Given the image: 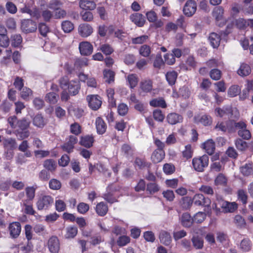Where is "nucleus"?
<instances>
[{
	"mask_svg": "<svg viewBox=\"0 0 253 253\" xmlns=\"http://www.w3.org/2000/svg\"><path fill=\"white\" fill-rule=\"evenodd\" d=\"M7 121L9 126L13 129V132L18 140H23L19 145L18 150L24 152L26 157H31L32 153L28 150L29 147L28 142L27 140H24L30 135V133L28 128L30 126V122L26 119L18 120L15 116L9 117Z\"/></svg>",
	"mask_w": 253,
	"mask_h": 253,
	"instance_id": "nucleus-1",
	"label": "nucleus"
},
{
	"mask_svg": "<svg viewBox=\"0 0 253 253\" xmlns=\"http://www.w3.org/2000/svg\"><path fill=\"white\" fill-rule=\"evenodd\" d=\"M233 26L241 31H245L248 27L253 29V19H244L240 17L235 19L233 24H228L227 26L225 31L223 32L224 36H226L231 32Z\"/></svg>",
	"mask_w": 253,
	"mask_h": 253,
	"instance_id": "nucleus-2",
	"label": "nucleus"
},
{
	"mask_svg": "<svg viewBox=\"0 0 253 253\" xmlns=\"http://www.w3.org/2000/svg\"><path fill=\"white\" fill-rule=\"evenodd\" d=\"M209 162V156L204 155L201 157L194 158L192 160V165L196 171L203 172L208 166Z\"/></svg>",
	"mask_w": 253,
	"mask_h": 253,
	"instance_id": "nucleus-3",
	"label": "nucleus"
},
{
	"mask_svg": "<svg viewBox=\"0 0 253 253\" xmlns=\"http://www.w3.org/2000/svg\"><path fill=\"white\" fill-rule=\"evenodd\" d=\"M236 122L233 120H228L226 122H219L215 126V129L223 132L233 133L235 132V125Z\"/></svg>",
	"mask_w": 253,
	"mask_h": 253,
	"instance_id": "nucleus-4",
	"label": "nucleus"
},
{
	"mask_svg": "<svg viewBox=\"0 0 253 253\" xmlns=\"http://www.w3.org/2000/svg\"><path fill=\"white\" fill-rule=\"evenodd\" d=\"M217 199V203L215 204V207H216L218 205L222 209L224 212H233L238 208L237 204L235 202H229L221 198Z\"/></svg>",
	"mask_w": 253,
	"mask_h": 253,
	"instance_id": "nucleus-5",
	"label": "nucleus"
},
{
	"mask_svg": "<svg viewBox=\"0 0 253 253\" xmlns=\"http://www.w3.org/2000/svg\"><path fill=\"white\" fill-rule=\"evenodd\" d=\"M53 198L49 195L40 197L37 202V207L39 210H47L53 203Z\"/></svg>",
	"mask_w": 253,
	"mask_h": 253,
	"instance_id": "nucleus-6",
	"label": "nucleus"
},
{
	"mask_svg": "<svg viewBox=\"0 0 253 253\" xmlns=\"http://www.w3.org/2000/svg\"><path fill=\"white\" fill-rule=\"evenodd\" d=\"M21 29L25 34L33 33L37 29V23L31 19H23L21 22Z\"/></svg>",
	"mask_w": 253,
	"mask_h": 253,
	"instance_id": "nucleus-7",
	"label": "nucleus"
},
{
	"mask_svg": "<svg viewBox=\"0 0 253 253\" xmlns=\"http://www.w3.org/2000/svg\"><path fill=\"white\" fill-rule=\"evenodd\" d=\"M238 130V134L239 136L245 140H249L251 137L250 131L247 128V125L243 121L236 123L235 130Z\"/></svg>",
	"mask_w": 253,
	"mask_h": 253,
	"instance_id": "nucleus-8",
	"label": "nucleus"
},
{
	"mask_svg": "<svg viewBox=\"0 0 253 253\" xmlns=\"http://www.w3.org/2000/svg\"><path fill=\"white\" fill-rule=\"evenodd\" d=\"M224 9L221 6H217L213 10V16L216 20L217 25L221 27L226 23V19L223 16Z\"/></svg>",
	"mask_w": 253,
	"mask_h": 253,
	"instance_id": "nucleus-9",
	"label": "nucleus"
},
{
	"mask_svg": "<svg viewBox=\"0 0 253 253\" xmlns=\"http://www.w3.org/2000/svg\"><path fill=\"white\" fill-rule=\"evenodd\" d=\"M86 100L89 107L93 110H98L102 104L101 97L97 95H89L87 96Z\"/></svg>",
	"mask_w": 253,
	"mask_h": 253,
	"instance_id": "nucleus-10",
	"label": "nucleus"
},
{
	"mask_svg": "<svg viewBox=\"0 0 253 253\" xmlns=\"http://www.w3.org/2000/svg\"><path fill=\"white\" fill-rule=\"evenodd\" d=\"M197 3L193 0H188L185 3L183 7L184 14L188 16L191 17L193 15L197 10Z\"/></svg>",
	"mask_w": 253,
	"mask_h": 253,
	"instance_id": "nucleus-11",
	"label": "nucleus"
},
{
	"mask_svg": "<svg viewBox=\"0 0 253 253\" xmlns=\"http://www.w3.org/2000/svg\"><path fill=\"white\" fill-rule=\"evenodd\" d=\"M47 247L51 253H58L60 248L58 238L55 236L51 237L48 240Z\"/></svg>",
	"mask_w": 253,
	"mask_h": 253,
	"instance_id": "nucleus-12",
	"label": "nucleus"
},
{
	"mask_svg": "<svg viewBox=\"0 0 253 253\" xmlns=\"http://www.w3.org/2000/svg\"><path fill=\"white\" fill-rule=\"evenodd\" d=\"M192 202L195 205L204 207H209L211 203L209 198L205 197L201 194H196L193 198Z\"/></svg>",
	"mask_w": 253,
	"mask_h": 253,
	"instance_id": "nucleus-13",
	"label": "nucleus"
},
{
	"mask_svg": "<svg viewBox=\"0 0 253 253\" xmlns=\"http://www.w3.org/2000/svg\"><path fill=\"white\" fill-rule=\"evenodd\" d=\"M117 189L114 187L113 184H110L108 186L106 189V192L103 194V198L107 202L110 204L114 203L117 201L116 198L114 196L113 194V191H117Z\"/></svg>",
	"mask_w": 253,
	"mask_h": 253,
	"instance_id": "nucleus-14",
	"label": "nucleus"
},
{
	"mask_svg": "<svg viewBox=\"0 0 253 253\" xmlns=\"http://www.w3.org/2000/svg\"><path fill=\"white\" fill-rule=\"evenodd\" d=\"M9 234L12 238H17L21 231V224L18 222H13L9 224L8 226Z\"/></svg>",
	"mask_w": 253,
	"mask_h": 253,
	"instance_id": "nucleus-15",
	"label": "nucleus"
},
{
	"mask_svg": "<svg viewBox=\"0 0 253 253\" xmlns=\"http://www.w3.org/2000/svg\"><path fill=\"white\" fill-rule=\"evenodd\" d=\"M79 50L81 54L83 55H89L93 51V46L88 42H82L79 44Z\"/></svg>",
	"mask_w": 253,
	"mask_h": 253,
	"instance_id": "nucleus-16",
	"label": "nucleus"
},
{
	"mask_svg": "<svg viewBox=\"0 0 253 253\" xmlns=\"http://www.w3.org/2000/svg\"><path fill=\"white\" fill-rule=\"evenodd\" d=\"M93 32L92 27L86 23L81 24L78 28V32L81 36L86 38L89 36Z\"/></svg>",
	"mask_w": 253,
	"mask_h": 253,
	"instance_id": "nucleus-17",
	"label": "nucleus"
},
{
	"mask_svg": "<svg viewBox=\"0 0 253 253\" xmlns=\"http://www.w3.org/2000/svg\"><path fill=\"white\" fill-rule=\"evenodd\" d=\"M130 20L138 27H142L146 21L145 17L139 13H134L130 16Z\"/></svg>",
	"mask_w": 253,
	"mask_h": 253,
	"instance_id": "nucleus-18",
	"label": "nucleus"
},
{
	"mask_svg": "<svg viewBox=\"0 0 253 253\" xmlns=\"http://www.w3.org/2000/svg\"><path fill=\"white\" fill-rule=\"evenodd\" d=\"M80 88V82L78 80L70 81L67 87L70 94L73 96H75L79 93Z\"/></svg>",
	"mask_w": 253,
	"mask_h": 253,
	"instance_id": "nucleus-19",
	"label": "nucleus"
},
{
	"mask_svg": "<svg viewBox=\"0 0 253 253\" xmlns=\"http://www.w3.org/2000/svg\"><path fill=\"white\" fill-rule=\"evenodd\" d=\"M168 123L171 125H174L178 123H181L183 121L182 116L176 113H169L167 116Z\"/></svg>",
	"mask_w": 253,
	"mask_h": 253,
	"instance_id": "nucleus-20",
	"label": "nucleus"
},
{
	"mask_svg": "<svg viewBox=\"0 0 253 253\" xmlns=\"http://www.w3.org/2000/svg\"><path fill=\"white\" fill-rule=\"evenodd\" d=\"M77 140L76 136H70L69 140L62 146V148L64 151L68 153H71L74 148L75 144L77 142Z\"/></svg>",
	"mask_w": 253,
	"mask_h": 253,
	"instance_id": "nucleus-21",
	"label": "nucleus"
},
{
	"mask_svg": "<svg viewBox=\"0 0 253 253\" xmlns=\"http://www.w3.org/2000/svg\"><path fill=\"white\" fill-rule=\"evenodd\" d=\"M215 114L220 118H229L231 116L232 111L231 108L229 107L216 108L215 109Z\"/></svg>",
	"mask_w": 253,
	"mask_h": 253,
	"instance_id": "nucleus-22",
	"label": "nucleus"
},
{
	"mask_svg": "<svg viewBox=\"0 0 253 253\" xmlns=\"http://www.w3.org/2000/svg\"><path fill=\"white\" fill-rule=\"evenodd\" d=\"M95 126L98 134H103L106 132L107 125L101 117H98L96 118Z\"/></svg>",
	"mask_w": 253,
	"mask_h": 253,
	"instance_id": "nucleus-23",
	"label": "nucleus"
},
{
	"mask_svg": "<svg viewBox=\"0 0 253 253\" xmlns=\"http://www.w3.org/2000/svg\"><path fill=\"white\" fill-rule=\"evenodd\" d=\"M94 141L92 135H86L81 137L80 144L84 147L90 148L92 146Z\"/></svg>",
	"mask_w": 253,
	"mask_h": 253,
	"instance_id": "nucleus-24",
	"label": "nucleus"
},
{
	"mask_svg": "<svg viewBox=\"0 0 253 253\" xmlns=\"http://www.w3.org/2000/svg\"><path fill=\"white\" fill-rule=\"evenodd\" d=\"M181 224L184 227H190L194 222L193 217L192 218L188 213H184L182 214L180 218Z\"/></svg>",
	"mask_w": 253,
	"mask_h": 253,
	"instance_id": "nucleus-25",
	"label": "nucleus"
},
{
	"mask_svg": "<svg viewBox=\"0 0 253 253\" xmlns=\"http://www.w3.org/2000/svg\"><path fill=\"white\" fill-rule=\"evenodd\" d=\"M203 148L210 155L213 154L215 150V143L212 139H209L203 144Z\"/></svg>",
	"mask_w": 253,
	"mask_h": 253,
	"instance_id": "nucleus-26",
	"label": "nucleus"
},
{
	"mask_svg": "<svg viewBox=\"0 0 253 253\" xmlns=\"http://www.w3.org/2000/svg\"><path fill=\"white\" fill-rule=\"evenodd\" d=\"M165 153L164 150H155L151 156V160L154 163H158L161 162L164 158Z\"/></svg>",
	"mask_w": 253,
	"mask_h": 253,
	"instance_id": "nucleus-27",
	"label": "nucleus"
},
{
	"mask_svg": "<svg viewBox=\"0 0 253 253\" xmlns=\"http://www.w3.org/2000/svg\"><path fill=\"white\" fill-rule=\"evenodd\" d=\"M159 239L161 243L166 246H169L171 242V237L170 234L165 231L160 232Z\"/></svg>",
	"mask_w": 253,
	"mask_h": 253,
	"instance_id": "nucleus-28",
	"label": "nucleus"
},
{
	"mask_svg": "<svg viewBox=\"0 0 253 253\" xmlns=\"http://www.w3.org/2000/svg\"><path fill=\"white\" fill-rule=\"evenodd\" d=\"M209 40L213 48H217L219 45L221 38L217 33H211L209 37Z\"/></svg>",
	"mask_w": 253,
	"mask_h": 253,
	"instance_id": "nucleus-29",
	"label": "nucleus"
},
{
	"mask_svg": "<svg viewBox=\"0 0 253 253\" xmlns=\"http://www.w3.org/2000/svg\"><path fill=\"white\" fill-rule=\"evenodd\" d=\"M33 124L39 128H42L46 125L44 118L41 114H37L33 119Z\"/></svg>",
	"mask_w": 253,
	"mask_h": 253,
	"instance_id": "nucleus-30",
	"label": "nucleus"
},
{
	"mask_svg": "<svg viewBox=\"0 0 253 253\" xmlns=\"http://www.w3.org/2000/svg\"><path fill=\"white\" fill-rule=\"evenodd\" d=\"M65 231V238L66 239H71L74 238L77 235L78 229L75 226H70L66 228Z\"/></svg>",
	"mask_w": 253,
	"mask_h": 253,
	"instance_id": "nucleus-31",
	"label": "nucleus"
},
{
	"mask_svg": "<svg viewBox=\"0 0 253 253\" xmlns=\"http://www.w3.org/2000/svg\"><path fill=\"white\" fill-rule=\"evenodd\" d=\"M80 7L85 10H93L96 7L95 3L92 0H81L80 2Z\"/></svg>",
	"mask_w": 253,
	"mask_h": 253,
	"instance_id": "nucleus-32",
	"label": "nucleus"
},
{
	"mask_svg": "<svg viewBox=\"0 0 253 253\" xmlns=\"http://www.w3.org/2000/svg\"><path fill=\"white\" fill-rule=\"evenodd\" d=\"M108 210L107 205L103 202H100L96 206V212L100 216H104Z\"/></svg>",
	"mask_w": 253,
	"mask_h": 253,
	"instance_id": "nucleus-33",
	"label": "nucleus"
},
{
	"mask_svg": "<svg viewBox=\"0 0 253 253\" xmlns=\"http://www.w3.org/2000/svg\"><path fill=\"white\" fill-rule=\"evenodd\" d=\"M251 241L248 238L243 239L240 244V249L243 252H247L251 250Z\"/></svg>",
	"mask_w": 253,
	"mask_h": 253,
	"instance_id": "nucleus-34",
	"label": "nucleus"
},
{
	"mask_svg": "<svg viewBox=\"0 0 253 253\" xmlns=\"http://www.w3.org/2000/svg\"><path fill=\"white\" fill-rule=\"evenodd\" d=\"M36 188L33 186L27 187L25 189V192L27 199L23 201L31 202L35 196Z\"/></svg>",
	"mask_w": 253,
	"mask_h": 253,
	"instance_id": "nucleus-35",
	"label": "nucleus"
},
{
	"mask_svg": "<svg viewBox=\"0 0 253 253\" xmlns=\"http://www.w3.org/2000/svg\"><path fill=\"white\" fill-rule=\"evenodd\" d=\"M177 77V74L174 71H169L166 74V78L170 85L175 84Z\"/></svg>",
	"mask_w": 253,
	"mask_h": 253,
	"instance_id": "nucleus-36",
	"label": "nucleus"
},
{
	"mask_svg": "<svg viewBox=\"0 0 253 253\" xmlns=\"http://www.w3.org/2000/svg\"><path fill=\"white\" fill-rule=\"evenodd\" d=\"M251 70L249 65L247 64H242L240 68L237 71V73L239 75L244 77L249 75L251 73Z\"/></svg>",
	"mask_w": 253,
	"mask_h": 253,
	"instance_id": "nucleus-37",
	"label": "nucleus"
},
{
	"mask_svg": "<svg viewBox=\"0 0 253 253\" xmlns=\"http://www.w3.org/2000/svg\"><path fill=\"white\" fill-rule=\"evenodd\" d=\"M3 145L4 148L13 150L16 147V140L12 138H5L3 140Z\"/></svg>",
	"mask_w": 253,
	"mask_h": 253,
	"instance_id": "nucleus-38",
	"label": "nucleus"
},
{
	"mask_svg": "<svg viewBox=\"0 0 253 253\" xmlns=\"http://www.w3.org/2000/svg\"><path fill=\"white\" fill-rule=\"evenodd\" d=\"M241 173L245 176H249L253 173V167L252 163L246 164L240 168Z\"/></svg>",
	"mask_w": 253,
	"mask_h": 253,
	"instance_id": "nucleus-39",
	"label": "nucleus"
},
{
	"mask_svg": "<svg viewBox=\"0 0 253 253\" xmlns=\"http://www.w3.org/2000/svg\"><path fill=\"white\" fill-rule=\"evenodd\" d=\"M152 82L150 80H144L140 83V88L144 92H149L152 89Z\"/></svg>",
	"mask_w": 253,
	"mask_h": 253,
	"instance_id": "nucleus-40",
	"label": "nucleus"
},
{
	"mask_svg": "<svg viewBox=\"0 0 253 253\" xmlns=\"http://www.w3.org/2000/svg\"><path fill=\"white\" fill-rule=\"evenodd\" d=\"M127 82H128L129 87L131 88L135 87L138 82V79L136 74H129L127 77Z\"/></svg>",
	"mask_w": 253,
	"mask_h": 253,
	"instance_id": "nucleus-41",
	"label": "nucleus"
},
{
	"mask_svg": "<svg viewBox=\"0 0 253 253\" xmlns=\"http://www.w3.org/2000/svg\"><path fill=\"white\" fill-rule=\"evenodd\" d=\"M150 105L153 107H161L165 108L167 104L165 101L162 98H156L150 101Z\"/></svg>",
	"mask_w": 253,
	"mask_h": 253,
	"instance_id": "nucleus-42",
	"label": "nucleus"
},
{
	"mask_svg": "<svg viewBox=\"0 0 253 253\" xmlns=\"http://www.w3.org/2000/svg\"><path fill=\"white\" fill-rule=\"evenodd\" d=\"M56 163L52 159H48L45 160L43 163V167L48 170L53 171L56 168Z\"/></svg>",
	"mask_w": 253,
	"mask_h": 253,
	"instance_id": "nucleus-43",
	"label": "nucleus"
},
{
	"mask_svg": "<svg viewBox=\"0 0 253 253\" xmlns=\"http://www.w3.org/2000/svg\"><path fill=\"white\" fill-rule=\"evenodd\" d=\"M11 45L14 47H18L22 42V38L20 34H14L11 37Z\"/></svg>",
	"mask_w": 253,
	"mask_h": 253,
	"instance_id": "nucleus-44",
	"label": "nucleus"
},
{
	"mask_svg": "<svg viewBox=\"0 0 253 253\" xmlns=\"http://www.w3.org/2000/svg\"><path fill=\"white\" fill-rule=\"evenodd\" d=\"M234 222L236 225L240 228H245L246 225L244 218L240 215L235 216Z\"/></svg>",
	"mask_w": 253,
	"mask_h": 253,
	"instance_id": "nucleus-45",
	"label": "nucleus"
},
{
	"mask_svg": "<svg viewBox=\"0 0 253 253\" xmlns=\"http://www.w3.org/2000/svg\"><path fill=\"white\" fill-rule=\"evenodd\" d=\"M104 79L106 82L109 84L111 83L114 80V73L110 70H104Z\"/></svg>",
	"mask_w": 253,
	"mask_h": 253,
	"instance_id": "nucleus-46",
	"label": "nucleus"
},
{
	"mask_svg": "<svg viewBox=\"0 0 253 253\" xmlns=\"http://www.w3.org/2000/svg\"><path fill=\"white\" fill-rule=\"evenodd\" d=\"M62 5V2L59 0H51L49 2L47 7L54 11L59 10Z\"/></svg>",
	"mask_w": 253,
	"mask_h": 253,
	"instance_id": "nucleus-47",
	"label": "nucleus"
},
{
	"mask_svg": "<svg viewBox=\"0 0 253 253\" xmlns=\"http://www.w3.org/2000/svg\"><path fill=\"white\" fill-rule=\"evenodd\" d=\"M182 156L186 160L192 157L193 150L191 145L188 144L185 146V150L182 152Z\"/></svg>",
	"mask_w": 253,
	"mask_h": 253,
	"instance_id": "nucleus-48",
	"label": "nucleus"
},
{
	"mask_svg": "<svg viewBox=\"0 0 253 253\" xmlns=\"http://www.w3.org/2000/svg\"><path fill=\"white\" fill-rule=\"evenodd\" d=\"M61 26L63 30L65 33H70L74 29L73 24L69 21H63Z\"/></svg>",
	"mask_w": 253,
	"mask_h": 253,
	"instance_id": "nucleus-49",
	"label": "nucleus"
},
{
	"mask_svg": "<svg viewBox=\"0 0 253 253\" xmlns=\"http://www.w3.org/2000/svg\"><path fill=\"white\" fill-rule=\"evenodd\" d=\"M237 195L238 200L241 201L243 205H246L248 200L246 192L243 189H240L237 192Z\"/></svg>",
	"mask_w": 253,
	"mask_h": 253,
	"instance_id": "nucleus-50",
	"label": "nucleus"
},
{
	"mask_svg": "<svg viewBox=\"0 0 253 253\" xmlns=\"http://www.w3.org/2000/svg\"><path fill=\"white\" fill-rule=\"evenodd\" d=\"M139 52L141 56L147 57H148L151 53V48L149 46L144 44L140 47Z\"/></svg>",
	"mask_w": 253,
	"mask_h": 253,
	"instance_id": "nucleus-51",
	"label": "nucleus"
},
{
	"mask_svg": "<svg viewBox=\"0 0 253 253\" xmlns=\"http://www.w3.org/2000/svg\"><path fill=\"white\" fill-rule=\"evenodd\" d=\"M61 187V182L56 179H51L49 182V187L52 190H57L59 189Z\"/></svg>",
	"mask_w": 253,
	"mask_h": 253,
	"instance_id": "nucleus-52",
	"label": "nucleus"
},
{
	"mask_svg": "<svg viewBox=\"0 0 253 253\" xmlns=\"http://www.w3.org/2000/svg\"><path fill=\"white\" fill-rule=\"evenodd\" d=\"M235 143L237 149L241 151L245 150L248 147L247 143L239 138L236 140Z\"/></svg>",
	"mask_w": 253,
	"mask_h": 253,
	"instance_id": "nucleus-53",
	"label": "nucleus"
},
{
	"mask_svg": "<svg viewBox=\"0 0 253 253\" xmlns=\"http://www.w3.org/2000/svg\"><path fill=\"white\" fill-rule=\"evenodd\" d=\"M58 96L54 92H49L46 95L45 100L50 104H55L57 102Z\"/></svg>",
	"mask_w": 253,
	"mask_h": 253,
	"instance_id": "nucleus-54",
	"label": "nucleus"
},
{
	"mask_svg": "<svg viewBox=\"0 0 253 253\" xmlns=\"http://www.w3.org/2000/svg\"><path fill=\"white\" fill-rule=\"evenodd\" d=\"M38 30L41 35L43 37H45L49 31V29L47 25L43 22L39 23L38 26Z\"/></svg>",
	"mask_w": 253,
	"mask_h": 253,
	"instance_id": "nucleus-55",
	"label": "nucleus"
},
{
	"mask_svg": "<svg viewBox=\"0 0 253 253\" xmlns=\"http://www.w3.org/2000/svg\"><path fill=\"white\" fill-rule=\"evenodd\" d=\"M240 90L238 85H232L229 88L228 94L232 97L236 96L240 92Z\"/></svg>",
	"mask_w": 253,
	"mask_h": 253,
	"instance_id": "nucleus-56",
	"label": "nucleus"
},
{
	"mask_svg": "<svg viewBox=\"0 0 253 253\" xmlns=\"http://www.w3.org/2000/svg\"><path fill=\"white\" fill-rule=\"evenodd\" d=\"M34 231L40 235H44L47 234L44 226L42 224H37L34 227Z\"/></svg>",
	"mask_w": 253,
	"mask_h": 253,
	"instance_id": "nucleus-57",
	"label": "nucleus"
},
{
	"mask_svg": "<svg viewBox=\"0 0 253 253\" xmlns=\"http://www.w3.org/2000/svg\"><path fill=\"white\" fill-rule=\"evenodd\" d=\"M164 64V62L162 59L161 54L160 53H158L154 60L153 66L155 68L160 69Z\"/></svg>",
	"mask_w": 253,
	"mask_h": 253,
	"instance_id": "nucleus-58",
	"label": "nucleus"
},
{
	"mask_svg": "<svg viewBox=\"0 0 253 253\" xmlns=\"http://www.w3.org/2000/svg\"><path fill=\"white\" fill-rule=\"evenodd\" d=\"M206 214L204 212H198L193 217L194 222L196 223H201L206 218Z\"/></svg>",
	"mask_w": 253,
	"mask_h": 253,
	"instance_id": "nucleus-59",
	"label": "nucleus"
},
{
	"mask_svg": "<svg viewBox=\"0 0 253 253\" xmlns=\"http://www.w3.org/2000/svg\"><path fill=\"white\" fill-rule=\"evenodd\" d=\"M107 95L108 98V101L112 107L116 105V102L114 98V90L112 88H109L107 90Z\"/></svg>",
	"mask_w": 253,
	"mask_h": 253,
	"instance_id": "nucleus-60",
	"label": "nucleus"
},
{
	"mask_svg": "<svg viewBox=\"0 0 253 253\" xmlns=\"http://www.w3.org/2000/svg\"><path fill=\"white\" fill-rule=\"evenodd\" d=\"M226 182V178L221 173L219 174L214 180L215 184L216 185H225Z\"/></svg>",
	"mask_w": 253,
	"mask_h": 253,
	"instance_id": "nucleus-61",
	"label": "nucleus"
},
{
	"mask_svg": "<svg viewBox=\"0 0 253 253\" xmlns=\"http://www.w3.org/2000/svg\"><path fill=\"white\" fill-rule=\"evenodd\" d=\"M160 190V187L156 183L152 182L148 183L147 185V191L150 193H155Z\"/></svg>",
	"mask_w": 253,
	"mask_h": 253,
	"instance_id": "nucleus-62",
	"label": "nucleus"
},
{
	"mask_svg": "<svg viewBox=\"0 0 253 253\" xmlns=\"http://www.w3.org/2000/svg\"><path fill=\"white\" fill-rule=\"evenodd\" d=\"M100 50L106 55H110L113 52V48L108 44H103L100 46Z\"/></svg>",
	"mask_w": 253,
	"mask_h": 253,
	"instance_id": "nucleus-63",
	"label": "nucleus"
},
{
	"mask_svg": "<svg viewBox=\"0 0 253 253\" xmlns=\"http://www.w3.org/2000/svg\"><path fill=\"white\" fill-rule=\"evenodd\" d=\"M210 75L212 80L217 81L220 79L221 73L219 70L217 69H213L211 71Z\"/></svg>",
	"mask_w": 253,
	"mask_h": 253,
	"instance_id": "nucleus-64",
	"label": "nucleus"
}]
</instances>
